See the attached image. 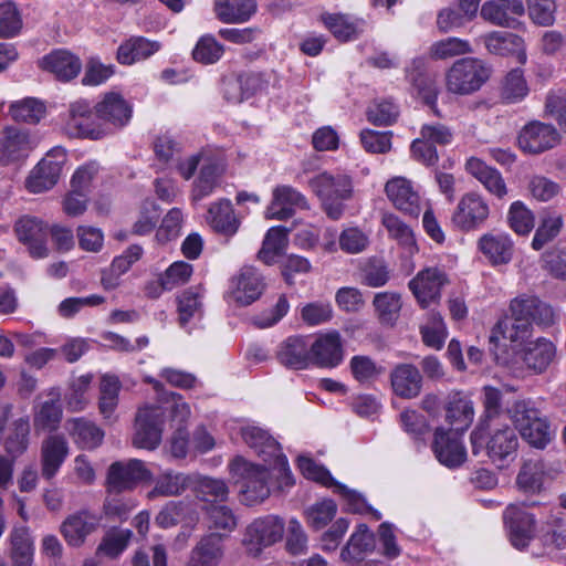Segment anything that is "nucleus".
Instances as JSON below:
<instances>
[{"instance_id":"a19ab883","label":"nucleus","mask_w":566,"mask_h":566,"mask_svg":"<svg viewBox=\"0 0 566 566\" xmlns=\"http://www.w3.org/2000/svg\"><path fill=\"white\" fill-rule=\"evenodd\" d=\"M256 8V0H214L216 15L223 23H244Z\"/></svg>"},{"instance_id":"f704fd0d","label":"nucleus","mask_w":566,"mask_h":566,"mask_svg":"<svg viewBox=\"0 0 566 566\" xmlns=\"http://www.w3.org/2000/svg\"><path fill=\"white\" fill-rule=\"evenodd\" d=\"M160 48L161 45L157 41L144 36H130L118 46L116 60L122 65H133L149 59Z\"/></svg>"},{"instance_id":"0eeeda50","label":"nucleus","mask_w":566,"mask_h":566,"mask_svg":"<svg viewBox=\"0 0 566 566\" xmlns=\"http://www.w3.org/2000/svg\"><path fill=\"white\" fill-rule=\"evenodd\" d=\"M64 129L71 137L97 140L107 136V128L97 119L94 106L84 98L70 104Z\"/></svg>"},{"instance_id":"6e6d98bb","label":"nucleus","mask_w":566,"mask_h":566,"mask_svg":"<svg viewBox=\"0 0 566 566\" xmlns=\"http://www.w3.org/2000/svg\"><path fill=\"white\" fill-rule=\"evenodd\" d=\"M179 322L182 327L202 316L201 294L198 289H189L178 296Z\"/></svg>"},{"instance_id":"338daca9","label":"nucleus","mask_w":566,"mask_h":566,"mask_svg":"<svg viewBox=\"0 0 566 566\" xmlns=\"http://www.w3.org/2000/svg\"><path fill=\"white\" fill-rule=\"evenodd\" d=\"M192 265L185 261L174 262L159 279L161 290L171 291L175 287L186 284L191 274Z\"/></svg>"},{"instance_id":"bf43d9fd","label":"nucleus","mask_w":566,"mask_h":566,"mask_svg":"<svg viewBox=\"0 0 566 566\" xmlns=\"http://www.w3.org/2000/svg\"><path fill=\"white\" fill-rule=\"evenodd\" d=\"M224 48L211 34L202 35L192 50L196 62L205 65L217 63L223 55Z\"/></svg>"},{"instance_id":"7c9ffc66","label":"nucleus","mask_w":566,"mask_h":566,"mask_svg":"<svg viewBox=\"0 0 566 566\" xmlns=\"http://www.w3.org/2000/svg\"><path fill=\"white\" fill-rule=\"evenodd\" d=\"M392 391L400 398L412 399L419 396L422 388V376L411 364H399L390 373Z\"/></svg>"},{"instance_id":"5701e85b","label":"nucleus","mask_w":566,"mask_h":566,"mask_svg":"<svg viewBox=\"0 0 566 566\" xmlns=\"http://www.w3.org/2000/svg\"><path fill=\"white\" fill-rule=\"evenodd\" d=\"M385 191L392 205L403 213L418 218L421 211L420 197L410 180L394 177L387 181Z\"/></svg>"},{"instance_id":"09e8293b","label":"nucleus","mask_w":566,"mask_h":566,"mask_svg":"<svg viewBox=\"0 0 566 566\" xmlns=\"http://www.w3.org/2000/svg\"><path fill=\"white\" fill-rule=\"evenodd\" d=\"M336 513L337 504L331 499H323L306 509V523L311 528L319 531L334 520Z\"/></svg>"},{"instance_id":"6e6552de","label":"nucleus","mask_w":566,"mask_h":566,"mask_svg":"<svg viewBox=\"0 0 566 566\" xmlns=\"http://www.w3.org/2000/svg\"><path fill=\"white\" fill-rule=\"evenodd\" d=\"M284 534V522L275 515L255 518L248 525L242 544L247 553L259 556L263 549L280 542Z\"/></svg>"},{"instance_id":"de8ad7c7","label":"nucleus","mask_w":566,"mask_h":566,"mask_svg":"<svg viewBox=\"0 0 566 566\" xmlns=\"http://www.w3.org/2000/svg\"><path fill=\"white\" fill-rule=\"evenodd\" d=\"M546 523L551 528L542 536L544 554L558 558L566 554V527L557 515H552Z\"/></svg>"},{"instance_id":"4be33fe9","label":"nucleus","mask_w":566,"mask_h":566,"mask_svg":"<svg viewBox=\"0 0 566 566\" xmlns=\"http://www.w3.org/2000/svg\"><path fill=\"white\" fill-rule=\"evenodd\" d=\"M151 473L138 459L115 462L108 469L107 483L112 491L132 489L136 483L150 479Z\"/></svg>"},{"instance_id":"412c9836","label":"nucleus","mask_w":566,"mask_h":566,"mask_svg":"<svg viewBox=\"0 0 566 566\" xmlns=\"http://www.w3.org/2000/svg\"><path fill=\"white\" fill-rule=\"evenodd\" d=\"M558 133L549 124L531 122L525 125L518 135L520 148L530 154H539L553 148L558 143Z\"/></svg>"},{"instance_id":"79ce46f5","label":"nucleus","mask_w":566,"mask_h":566,"mask_svg":"<svg viewBox=\"0 0 566 566\" xmlns=\"http://www.w3.org/2000/svg\"><path fill=\"white\" fill-rule=\"evenodd\" d=\"M197 481V474H186L166 470L155 480V488L149 495L176 496L192 488Z\"/></svg>"},{"instance_id":"a18cd8bd","label":"nucleus","mask_w":566,"mask_h":566,"mask_svg":"<svg viewBox=\"0 0 566 566\" xmlns=\"http://www.w3.org/2000/svg\"><path fill=\"white\" fill-rule=\"evenodd\" d=\"M381 224L388 232V235L396 240L407 256H412L418 252V245L412 229L394 213H384Z\"/></svg>"},{"instance_id":"f8f14e48","label":"nucleus","mask_w":566,"mask_h":566,"mask_svg":"<svg viewBox=\"0 0 566 566\" xmlns=\"http://www.w3.org/2000/svg\"><path fill=\"white\" fill-rule=\"evenodd\" d=\"M264 289L265 282L260 271L253 266H243L230 280L228 297L230 302L248 306L260 298Z\"/></svg>"},{"instance_id":"c03bdc74","label":"nucleus","mask_w":566,"mask_h":566,"mask_svg":"<svg viewBox=\"0 0 566 566\" xmlns=\"http://www.w3.org/2000/svg\"><path fill=\"white\" fill-rule=\"evenodd\" d=\"M51 398L40 403L34 410L33 423L36 431H54L62 420L60 392L51 389Z\"/></svg>"},{"instance_id":"cd10ccee","label":"nucleus","mask_w":566,"mask_h":566,"mask_svg":"<svg viewBox=\"0 0 566 566\" xmlns=\"http://www.w3.org/2000/svg\"><path fill=\"white\" fill-rule=\"evenodd\" d=\"M551 478L548 465L542 459H528L521 465L515 483L525 494H538Z\"/></svg>"},{"instance_id":"680f3d73","label":"nucleus","mask_w":566,"mask_h":566,"mask_svg":"<svg viewBox=\"0 0 566 566\" xmlns=\"http://www.w3.org/2000/svg\"><path fill=\"white\" fill-rule=\"evenodd\" d=\"M423 343L434 349L442 348L448 332L442 316L439 313H430L429 322L420 329Z\"/></svg>"},{"instance_id":"c85d7f7f","label":"nucleus","mask_w":566,"mask_h":566,"mask_svg":"<svg viewBox=\"0 0 566 566\" xmlns=\"http://www.w3.org/2000/svg\"><path fill=\"white\" fill-rule=\"evenodd\" d=\"M32 149L27 132L7 127L0 135V165H9L29 156Z\"/></svg>"},{"instance_id":"e2e57ef3","label":"nucleus","mask_w":566,"mask_h":566,"mask_svg":"<svg viewBox=\"0 0 566 566\" xmlns=\"http://www.w3.org/2000/svg\"><path fill=\"white\" fill-rule=\"evenodd\" d=\"M563 227V218L559 214L546 216L537 228L532 240V248L536 251L541 250L548 242L553 241Z\"/></svg>"},{"instance_id":"e433bc0d","label":"nucleus","mask_w":566,"mask_h":566,"mask_svg":"<svg viewBox=\"0 0 566 566\" xmlns=\"http://www.w3.org/2000/svg\"><path fill=\"white\" fill-rule=\"evenodd\" d=\"M98 525L95 515L87 511H82L70 515L61 525V533L69 545L81 546L86 536L90 535Z\"/></svg>"},{"instance_id":"49530a36","label":"nucleus","mask_w":566,"mask_h":566,"mask_svg":"<svg viewBox=\"0 0 566 566\" xmlns=\"http://www.w3.org/2000/svg\"><path fill=\"white\" fill-rule=\"evenodd\" d=\"M287 232L289 230L284 227H271L265 233L262 247L258 252L259 260L266 265L274 264L287 248Z\"/></svg>"},{"instance_id":"052dcab7","label":"nucleus","mask_w":566,"mask_h":566,"mask_svg":"<svg viewBox=\"0 0 566 566\" xmlns=\"http://www.w3.org/2000/svg\"><path fill=\"white\" fill-rule=\"evenodd\" d=\"M334 492L339 494L345 502L346 510L350 513L366 514L370 513L376 521L381 518V513L371 509L365 497L346 485L336 482L333 486Z\"/></svg>"},{"instance_id":"f257e3e1","label":"nucleus","mask_w":566,"mask_h":566,"mask_svg":"<svg viewBox=\"0 0 566 566\" xmlns=\"http://www.w3.org/2000/svg\"><path fill=\"white\" fill-rule=\"evenodd\" d=\"M241 437L264 462L256 464L238 455L229 464L232 476L240 484L242 503L254 505L269 497L270 481L274 472L286 479V485H291L292 481L286 457L268 431L256 426H244L241 428Z\"/></svg>"},{"instance_id":"4468645a","label":"nucleus","mask_w":566,"mask_h":566,"mask_svg":"<svg viewBox=\"0 0 566 566\" xmlns=\"http://www.w3.org/2000/svg\"><path fill=\"white\" fill-rule=\"evenodd\" d=\"M17 237L23 243L33 259H44L49 255L48 224L36 217L24 216L14 226Z\"/></svg>"},{"instance_id":"aec40b11","label":"nucleus","mask_w":566,"mask_h":566,"mask_svg":"<svg viewBox=\"0 0 566 566\" xmlns=\"http://www.w3.org/2000/svg\"><path fill=\"white\" fill-rule=\"evenodd\" d=\"M504 522L512 545L517 549L526 547L535 531L533 514L518 505H510L504 512Z\"/></svg>"},{"instance_id":"bb28decb","label":"nucleus","mask_w":566,"mask_h":566,"mask_svg":"<svg viewBox=\"0 0 566 566\" xmlns=\"http://www.w3.org/2000/svg\"><path fill=\"white\" fill-rule=\"evenodd\" d=\"M482 40L489 53L500 56L516 55L518 63H526L527 55L524 40L517 34L491 31L482 35Z\"/></svg>"},{"instance_id":"9d476101","label":"nucleus","mask_w":566,"mask_h":566,"mask_svg":"<svg viewBox=\"0 0 566 566\" xmlns=\"http://www.w3.org/2000/svg\"><path fill=\"white\" fill-rule=\"evenodd\" d=\"M449 283L447 273L437 266L426 268L412 277L408 287L422 308L436 304L441 298L442 289Z\"/></svg>"},{"instance_id":"5fc2aeb1","label":"nucleus","mask_w":566,"mask_h":566,"mask_svg":"<svg viewBox=\"0 0 566 566\" xmlns=\"http://www.w3.org/2000/svg\"><path fill=\"white\" fill-rule=\"evenodd\" d=\"M511 420L515 426V430L521 433L528 424L542 419L541 411L536 408L535 402L530 399L516 400L507 410Z\"/></svg>"},{"instance_id":"3c124183","label":"nucleus","mask_w":566,"mask_h":566,"mask_svg":"<svg viewBox=\"0 0 566 566\" xmlns=\"http://www.w3.org/2000/svg\"><path fill=\"white\" fill-rule=\"evenodd\" d=\"M120 387L122 384L118 377L114 375H104L101 378L99 411L104 418H109L114 413L118 405V394Z\"/></svg>"},{"instance_id":"603ef678","label":"nucleus","mask_w":566,"mask_h":566,"mask_svg":"<svg viewBox=\"0 0 566 566\" xmlns=\"http://www.w3.org/2000/svg\"><path fill=\"white\" fill-rule=\"evenodd\" d=\"M349 369L354 379L361 385L374 382L385 370L382 366L365 355L353 356L349 360Z\"/></svg>"},{"instance_id":"2f4dec72","label":"nucleus","mask_w":566,"mask_h":566,"mask_svg":"<svg viewBox=\"0 0 566 566\" xmlns=\"http://www.w3.org/2000/svg\"><path fill=\"white\" fill-rule=\"evenodd\" d=\"M526 367L535 374L544 373L556 357V346L548 339L539 337L527 343L520 353Z\"/></svg>"},{"instance_id":"a211bd4d","label":"nucleus","mask_w":566,"mask_h":566,"mask_svg":"<svg viewBox=\"0 0 566 566\" xmlns=\"http://www.w3.org/2000/svg\"><path fill=\"white\" fill-rule=\"evenodd\" d=\"M376 548V536L364 523L358 524L340 548L339 560L355 566L361 563Z\"/></svg>"},{"instance_id":"13d9d810","label":"nucleus","mask_w":566,"mask_h":566,"mask_svg":"<svg viewBox=\"0 0 566 566\" xmlns=\"http://www.w3.org/2000/svg\"><path fill=\"white\" fill-rule=\"evenodd\" d=\"M9 113L17 122L35 124L45 114V106L36 98L28 97L10 105Z\"/></svg>"},{"instance_id":"ddd939ff","label":"nucleus","mask_w":566,"mask_h":566,"mask_svg":"<svg viewBox=\"0 0 566 566\" xmlns=\"http://www.w3.org/2000/svg\"><path fill=\"white\" fill-rule=\"evenodd\" d=\"M94 111L97 119L107 128V136L125 127L133 115L130 104L115 92L106 93Z\"/></svg>"},{"instance_id":"2eb2a0df","label":"nucleus","mask_w":566,"mask_h":566,"mask_svg":"<svg viewBox=\"0 0 566 566\" xmlns=\"http://www.w3.org/2000/svg\"><path fill=\"white\" fill-rule=\"evenodd\" d=\"M311 363L318 367L335 368L344 359V346L339 332L328 331L310 339Z\"/></svg>"},{"instance_id":"69168bd1","label":"nucleus","mask_w":566,"mask_h":566,"mask_svg":"<svg viewBox=\"0 0 566 566\" xmlns=\"http://www.w3.org/2000/svg\"><path fill=\"white\" fill-rule=\"evenodd\" d=\"M507 219L511 229L517 234H528L534 228V214L522 201L511 205Z\"/></svg>"},{"instance_id":"9b49d317","label":"nucleus","mask_w":566,"mask_h":566,"mask_svg":"<svg viewBox=\"0 0 566 566\" xmlns=\"http://www.w3.org/2000/svg\"><path fill=\"white\" fill-rule=\"evenodd\" d=\"M490 216L486 199L474 191L464 193L452 214L453 224L463 231H474L484 226Z\"/></svg>"},{"instance_id":"a878e982","label":"nucleus","mask_w":566,"mask_h":566,"mask_svg":"<svg viewBox=\"0 0 566 566\" xmlns=\"http://www.w3.org/2000/svg\"><path fill=\"white\" fill-rule=\"evenodd\" d=\"M276 358L286 368L301 370L311 363L310 337L290 336L282 342L276 350Z\"/></svg>"},{"instance_id":"dca6fc26","label":"nucleus","mask_w":566,"mask_h":566,"mask_svg":"<svg viewBox=\"0 0 566 566\" xmlns=\"http://www.w3.org/2000/svg\"><path fill=\"white\" fill-rule=\"evenodd\" d=\"M524 13L523 0H486L480 9V15L484 21L507 29L517 28V18Z\"/></svg>"},{"instance_id":"7ed1b4c3","label":"nucleus","mask_w":566,"mask_h":566,"mask_svg":"<svg viewBox=\"0 0 566 566\" xmlns=\"http://www.w3.org/2000/svg\"><path fill=\"white\" fill-rule=\"evenodd\" d=\"M513 318L509 327L505 322H499L494 327L491 342L497 340V334L512 343L524 342L531 335L532 323L549 326L555 323L556 314L553 307L534 295H518L510 303Z\"/></svg>"},{"instance_id":"c756f323","label":"nucleus","mask_w":566,"mask_h":566,"mask_svg":"<svg viewBox=\"0 0 566 566\" xmlns=\"http://www.w3.org/2000/svg\"><path fill=\"white\" fill-rule=\"evenodd\" d=\"M224 535L209 533L203 535L192 548L189 566H218L224 556Z\"/></svg>"},{"instance_id":"393cba45","label":"nucleus","mask_w":566,"mask_h":566,"mask_svg":"<svg viewBox=\"0 0 566 566\" xmlns=\"http://www.w3.org/2000/svg\"><path fill=\"white\" fill-rule=\"evenodd\" d=\"M69 443L59 434L46 437L41 443V474L45 480L53 479L69 455Z\"/></svg>"},{"instance_id":"37998d69","label":"nucleus","mask_w":566,"mask_h":566,"mask_svg":"<svg viewBox=\"0 0 566 566\" xmlns=\"http://www.w3.org/2000/svg\"><path fill=\"white\" fill-rule=\"evenodd\" d=\"M322 21L332 34L342 42L356 39L365 27L363 19L340 13L323 14Z\"/></svg>"},{"instance_id":"864d4df0","label":"nucleus","mask_w":566,"mask_h":566,"mask_svg":"<svg viewBox=\"0 0 566 566\" xmlns=\"http://www.w3.org/2000/svg\"><path fill=\"white\" fill-rule=\"evenodd\" d=\"M401 296L396 292L377 293L374 306L381 323L394 325L401 310Z\"/></svg>"},{"instance_id":"774afa93","label":"nucleus","mask_w":566,"mask_h":566,"mask_svg":"<svg viewBox=\"0 0 566 566\" xmlns=\"http://www.w3.org/2000/svg\"><path fill=\"white\" fill-rule=\"evenodd\" d=\"M520 434L532 447L544 449L552 441L554 430L547 419L543 417L538 421L528 424Z\"/></svg>"},{"instance_id":"473e14b6","label":"nucleus","mask_w":566,"mask_h":566,"mask_svg":"<svg viewBox=\"0 0 566 566\" xmlns=\"http://www.w3.org/2000/svg\"><path fill=\"white\" fill-rule=\"evenodd\" d=\"M467 171L474 177L483 187L493 196L499 199L507 195V187L502 174L486 165L483 160L471 157L465 164Z\"/></svg>"},{"instance_id":"f03ea898","label":"nucleus","mask_w":566,"mask_h":566,"mask_svg":"<svg viewBox=\"0 0 566 566\" xmlns=\"http://www.w3.org/2000/svg\"><path fill=\"white\" fill-rule=\"evenodd\" d=\"M168 410L174 422L181 427L190 417L189 405L178 394H170L166 407L146 403L142 406L135 419L133 444L139 449L155 450L163 439L165 411Z\"/></svg>"},{"instance_id":"72a5a7b5","label":"nucleus","mask_w":566,"mask_h":566,"mask_svg":"<svg viewBox=\"0 0 566 566\" xmlns=\"http://www.w3.org/2000/svg\"><path fill=\"white\" fill-rule=\"evenodd\" d=\"M9 542L12 566H32L35 548L30 528L14 525L9 534Z\"/></svg>"},{"instance_id":"b1692460","label":"nucleus","mask_w":566,"mask_h":566,"mask_svg":"<svg viewBox=\"0 0 566 566\" xmlns=\"http://www.w3.org/2000/svg\"><path fill=\"white\" fill-rule=\"evenodd\" d=\"M478 250L492 266L509 264L513 259L514 242L504 232H488L478 240Z\"/></svg>"},{"instance_id":"ea45409f","label":"nucleus","mask_w":566,"mask_h":566,"mask_svg":"<svg viewBox=\"0 0 566 566\" xmlns=\"http://www.w3.org/2000/svg\"><path fill=\"white\" fill-rule=\"evenodd\" d=\"M66 430L74 443L81 449H95L104 439V431L94 422L84 418H74L66 421Z\"/></svg>"},{"instance_id":"f3484780","label":"nucleus","mask_w":566,"mask_h":566,"mask_svg":"<svg viewBox=\"0 0 566 566\" xmlns=\"http://www.w3.org/2000/svg\"><path fill=\"white\" fill-rule=\"evenodd\" d=\"M306 198L296 189L281 185L273 189L272 201L266 208L265 218L269 220H286L296 209H307Z\"/></svg>"},{"instance_id":"c9c22d12","label":"nucleus","mask_w":566,"mask_h":566,"mask_svg":"<svg viewBox=\"0 0 566 566\" xmlns=\"http://www.w3.org/2000/svg\"><path fill=\"white\" fill-rule=\"evenodd\" d=\"M40 66L53 73L61 81H70L78 75L82 69L80 59L66 50H55L43 56Z\"/></svg>"},{"instance_id":"4d7b16f0","label":"nucleus","mask_w":566,"mask_h":566,"mask_svg":"<svg viewBox=\"0 0 566 566\" xmlns=\"http://www.w3.org/2000/svg\"><path fill=\"white\" fill-rule=\"evenodd\" d=\"M472 52L473 49L468 40L455 36L437 41L430 48V55L434 60H448Z\"/></svg>"},{"instance_id":"58836bf2","label":"nucleus","mask_w":566,"mask_h":566,"mask_svg":"<svg viewBox=\"0 0 566 566\" xmlns=\"http://www.w3.org/2000/svg\"><path fill=\"white\" fill-rule=\"evenodd\" d=\"M207 222L216 232L226 237L234 235L240 227V220L235 217L232 203L228 199H220L209 207Z\"/></svg>"},{"instance_id":"39448f33","label":"nucleus","mask_w":566,"mask_h":566,"mask_svg":"<svg viewBox=\"0 0 566 566\" xmlns=\"http://www.w3.org/2000/svg\"><path fill=\"white\" fill-rule=\"evenodd\" d=\"M312 191L322 200L325 212L333 220H338L344 212L343 201L353 196L352 178L342 172H319L308 180Z\"/></svg>"},{"instance_id":"0e129e2a","label":"nucleus","mask_w":566,"mask_h":566,"mask_svg":"<svg viewBox=\"0 0 566 566\" xmlns=\"http://www.w3.org/2000/svg\"><path fill=\"white\" fill-rule=\"evenodd\" d=\"M528 94V86L521 69L512 70L505 77L502 98L507 103H517Z\"/></svg>"},{"instance_id":"1a4fd4ad","label":"nucleus","mask_w":566,"mask_h":566,"mask_svg":"<svg viewBox=\"0 0 566 566\" xmlns=\"http://www.w3.org/2000/svg\"><path fill=\"white\" fill-rule=\"evenodd\" d=\"M66 160L67 155L64 148L50 149L27 178V189L32 193H41L53 188L59 181Z\"/></svg>"},{"instance_id":"423d86ee","label":"nucleus","mask_w":566,"mask_h":566,"mask_svg":"<svg viewBox=\"0 0 566 566\" xmlns=\"http://www.w3.org/2000/svg\"><path fill=\"white\" fill-rule=\"evenodd\" d=\"M491 75L490 67L478 57H462L446 73V87L455 95H470L479 91Z\"/></svg>"},{"instance_id":"8fccbe9b","label":"nucleus","mask_w":566,"mask_h":566,"mask_svg":"<svg viewBox=\"0 0 566 566\" xmlns=\"http://www.w3.org/2000/svg\"><path fill=\"white\" fill-rule=\"evenodd\" d=\"M30 421L28 417L19 418L12 424V431L4 441V448L11 458L23 454L29 447Z\"/></svg>"},{"instance_id":"20e7f679","label":"nucleus","mask_w":566,"mask_h":566,"mask_svg":"<svg viewBox=\"0 0 566 566\" xmlns=\"http://www.w3.org/2000/svg\"><path fill=\"white\" fill-rule=\"evenodd\" d=\"M470 440L473 454L485 449L488 458L499 469L509 467L517 455L518 437L509 424H490L488 431L479 427L471 432Z\"/></svg>"},{"instance_id":"4c0bfd02","label":"nucleus","mask_w":566,"mask_h":566,"mask_svg":"<svg viewBox=\"0 0 566 566\" xmlns=\"http://www.w3.org/2000/svg\"><path fill=\"white\" fill-rule=\"evenodd\" d=\"M474 418L473 402L464 395L454 392L449 396L446 408V419L452 427L451 431L463 433Z\"/></svg>"},{"instance_id":"6ab92c4d","label":"nucleus","mask_w":566,"mask_h":566,"mask_svg":"<svg viewBox=\"0 0 566 566\" xmlns=\"http://www.w3.org/2000/svg\"><path fill=\"white\" fill-rule=\"evenodd\" d=\"M459 434L443 428H437L434 431L432 450L437 460L444 467H460L467 459V450Z\"/></svg>"}]
</instances>
